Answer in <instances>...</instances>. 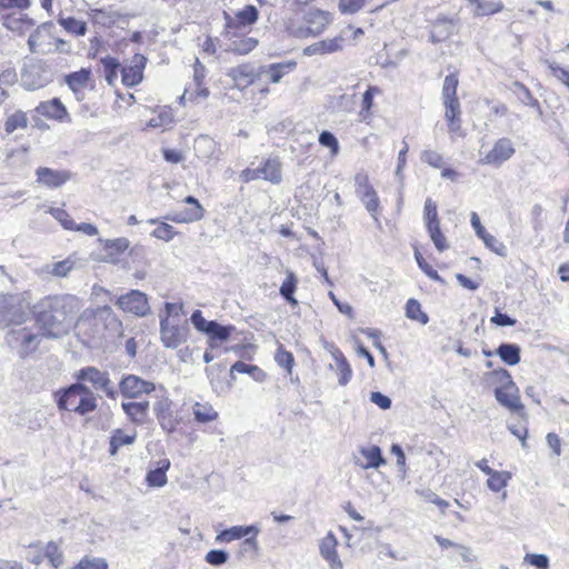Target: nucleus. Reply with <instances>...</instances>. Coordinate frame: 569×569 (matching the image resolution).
Wrapping results in <instances>:
<instances>
[{"label":"nucleus","mask_w":569,"mask_h":569,"mask_svg":"<svg viewBox=\"0 0 569 569\" xmlns=\"http://www.w3.org/2000/svg\"><path fill=\"white\" fill-rule=\"evenodd\" d=\"M37 322L47 338H60L73 326L79 309V300L74 296L46 297L33 306Z\"/></svg>","instance_id":"1"},{"label":"nucleus","mask_w":569,"mask_h":569,"mask_svg":"<svg viewBox=\"0 0 569 569\" xmlns=\"http://www.w3.org/2000/svg\"><path fill=\"white\" fill-rule=\"evenodd\" d=\"M120 328L121 322L109 306L83 310L74 323L77 335L87 346L101 341L107 332L116 333Z\"/></svg>","instance_id":"2"},{"label":"nucleus","mask_w":569,"mask_h":569,"mask_svg":"<svg viewBox=\"0 0 569 569\" xmlns=\"http://www.w3.org/2000/svg\"><path fill=\"white\" fill-rule=\"evenodd\" d=\"M28 291L0 296V328L19 327L32 322L34 315Z\"/></svg>","instance_id":"3"},{"label":"nucleus","mask_w":569,"mask_h":569,"mask_svg":"<svg viewBox=\"0 0 569 569\" xmlns=\"http://www.w3.org/2000/svg\"><path fill=\"white\" fill-rule=\"evenodd\" d=\"M227 19V36L229 37L228 51L238 54L249 53V39L248 26H249V4L244 6L238 11L234 17L226 13Z\"/></svg>","instance_id":"4"},{"label":"nucleus","mask_w":569,"mask_h":569,"mask_svg":"<svg viewBox=\"0 0 569 569\" xmlns=\"http://www.w3.org/2000/svg\"><path fill=\"white\" fill-rule=\"evenodd\" d=\"M46 337L40 328L19 326L12 327L6 335L7 345L22 359L34 352L41 339Z\"/></svg>","instance_id":"5"},{"label":"nucleus","mask_w":569,"mask_h":569,"mask_svg":"<svg viewBox=\"0 0 569 569\" xmlns=\"http://www.w3.org/2000/svg\"><path fill=\"white\" fill-rule=\"evenodd\" d=\"M74 377L77 382L89 386L93 392H102L112 400H114L118 396V390L114 383L111 381L108 371H102L97 367L88 366L78 370Z\"/></svg>","instance_id":"6"},{"label":"nucleus","mask_w":569,"mask_h":569,"mask_svg":"<svg viewBox=\"0 0 569 569\" xmlns=\"http://www.w3.org/2000/svg\"><path fill=\"white\" fill-rule=\"evenodd\" d=\"M190 322L194 329L208 337L210 349H217L220 345L229 340L232 327L222 326L216 320H207L200 310H194L190 317Z\"/></svg>","instance_id":"7"},{"label":"nucleus","mask_w":569,"mask_h":569,"mask_svg":"<svg viewBox=\"0 0 569 569\" xmlns=\"http://www.w3.org/2000/svg\"><path fill=\"white\" fill-rule=\"evenodd\" d=\"M296 66L297 63L295 61L271 63L269 66L261 67L256 74L251 72V87H253L251 92L258 91L266 96L269 92V89L267 86H261L260 82L278 83L282 77L293 70Z\"/></svg>","instance_id":"8"},{"label":"nucleus","mask_w":569,"mask_h":569,"mask_svg":"<svg viewBox=\"0 0 569 569\" xmlns=\"http://www.w3.org/2000/svg\"><path fill=\"white\" fill-rule=\"evenodd\" d=\"M495 375L498 376L503 382L502 386L496 388L495 390V397L497 401L510 411H521L523 406L520 402L518 388L512 381L510 373L506 369H500L495 371Z\"/></svg>","instance_id":"9"},{"label":"nucleus","mask_w":569,"mask_h":569,"mask_svg":"<svg viewBox=\"0 0 569 569\" xmlns=\"http://www.w3.org/2000/svg\"><path fill=\"white\" fill-rule=\"evenodd\" d=\"M188 336L189 326L187 322L180 323L168 319V317H160V339L166 348H178L187 341Z\"/></svg>","instance_id":"10"},{"label":"nucleus","mask_w":569,"mask_h":569,"mask_svg":"<svg viewBox=\"0 0 569 569\" xmlns=\"http://www.w3.org/2000/svg\"><path fill=\"white\" fill-rule=\"evenodd\" d=\"M116 305L124 312H130L138 317H144L150 311L147 295L139 290H130L121 295L116 300Z\"/></svg>","instance_id":"11"},{"label":"nucleus","mask_w":569,"mask_h":569,"mask_svg":"<svg viewBox=\"0 0 569 569\" xmlns=\"http://www.w3.org/2000/svg\"><path fill=\"white\" fill-rule=\"evenodd\" d=\"M172 407L173 402L168 397H160L153 405L157 420L162 430L168 433L173 432L180 423V418L173 411Z\"/></svg>","instance_id":"12"},{"label":"nucleus","mask_w":569,"mask_h":569,"mask_svg":"<svg viewBox=\"0 0 569 569\" xmlns=\"http://www.w3.org/2000/svg\"><path fill=\"white\" fill-rule=\"evenodd\" d=\"M515 152L512 141L508 138H501L497 140L492 149L479 160V163L500 167L503 162L509 160Z\"/></svg>","instance_id":"13"},{"label":"nucleus","mask_w":569,"mask_h":569,"mask_svg":"<svg viewBox=\"0 0 569 569\" xmlns=\"http://www.w3.org/2000/svg\"><path fill=\"white\" fill-rule=\"evenodd\" d=\"M156 389L153 382L141 379L134 375L123 377L119 383V390L124 398L134 399L143 393H151Z\"/></svg>","instance_id":"14"},{"label":"nucleus","mask_w":569,"mask_h":569,"mask_svg":"<svg viewBox=\"0 0 569 569\" xmlns=\"http://www.w3.org/2000/svg\"><path fill=\"white\" fill-rule=\"evenodd\" d=\"M52 23L47 22L39 26L28 38L29 50L32 53L47 54L52 52Z\"/></svg>","instance_id":"15"},{"label":"nucleus","mask_w":569,"mask_h":569,"mask_svg":"<svg viewBox=\"0 0 569 569\" xmlns=\"http://www.w3.org/2000/svg\"><path fill=\"white\" fill-rule=\"evenodd\" d=\"M330 22L328 12L319 9H310L305 14V30H300V37L318 36L320 34Z\"/></svg>","instance_id":"16"},{"label":"nucleus","mask_w":569,"mask_h":569,"mask_svg":"<svg viewBox=\"0 0 569 569\" xmlns=\"http://www.w3.org/2000/svg\"><path fill=\"white\" fill-rule=\"evenodd\" d=\"M147 58L143 54L136 53L130 64L121 68L122 82L127 87H134L143 79V70L146 68Z\"/></svg>","instance_id":"17"},{"label":"nucleus","mask_w":569,"mask_h":569,"mask_svg":"<svg viewBox=\"0 0 569 569\" xmlns=\"http://www.w3.org/2000/svg\"><path fill=\"white\" fill-rule=\"evenodd\" d=\"M37 182L50 189H57L70 180L71 174L67 170H53L48 167H39L36 170Z\"/></svg>","instance_id":"18"},{"label":"nucleus","mask_w":569,"mask_h":569,"mask_svg":"<svg viewBox=\"0 0 569 569\" xmlns=\"http://www.w3.org/2000/svg\"><path fill=\"white\" fill-rule=\"evenodd\" d=\"M338 540L330 531L319 542L321 557L329 563L330 569H342L343 565L337 552Z\"/></svg>","instance_id":"19"},{"label":"nucleus","mask_w":569,"mask_h":569,"mask_svg":"<svg viewBox=\"0 0 569 569\" xmlns=\"http://www.w3.org/2000/svg\"><path fill=\"white\" fill-rule=\"evenodd\" d=\"M358 451L360 457H355L353 461L362 469H377L386 465V459L378 446L360 447Z\"/></svg>","instance_id":"20"},{"label":"nucleus","mask_w":569,"mask_h":569,"mask_svg":"<svg viewBox=\"0 0 569 569\" xmlns=\"http://www.w3.org/2000/svg\"><path fill=\"white\" fill-rule=\"evenodd\" d=\"M36 111L48 119H53L59 122L71 121L67 108L59 98H53L49 101L40 102L36 108Z\"/></svg>","instance_id":"21"},{"label":"nucleus","mask_w":569,"mask_h":569,"mask_svg":"<svg viewBox=\"0 0 569 569\" xmlns=\"http://www.w3.org/2000/svg\"><path fill=\"white\" fill-rule=\"evenodd\" d=\"M83 383L74 382L69 387L57 392V406L60 410L74 412L77 402L79 401L80 391H83Z\"/></svg>","instance_id":"22"},{"label":"nucleus","mask_w":569,"mask_h":569,"mask_svg":"<svg viewBox=\"0 0 569 569\" xmlns=\"http://www.w3.org/2000/svg\"><path fill=\"white\" fill-rule=\"evenodd\" d=\"M458 84L459 80L456 73L448 74L443 80L441 98L445 109L449 110L450 112L457 109H461L460 102L457 98Z\"/></svg>","instance_id":"23"},{"label":"nucleus","mask_w":569,"mask_h":569,"mask_svg":"<svg viewBox=\"0 0 569 569\" xmlns=\"http://www.w3.org/2000/svg\"><path fill=\"white\" fill-rule=\"evenodd\" d=\"M90 69L82 68L79 71L71 72L66 76L64 80L70 90L74 93L78 101L84 99V89L90 80Z\"/></svg>","instance_id":"24"},{"label":"nucleus","mask_w":569,"mask_h":569,"mask_svg":"<svg viewBox=\"0 0 569 569\" xmlns=\"http://www.w3.org/2000/svg\"><path fill=\"white\" fill-rule=\"evenodd\" d=\"M264 179L273 183L281 180L280 162L277 159H268L261 167L251 170V179Z\"/></svg>","instance_id":"25"},{"label":"nucleus","mask_w":569,"mask_h":569,"mask_svg":"<svg viewBox=\"0 0 569 569\" xmlns=\"http://www.w3.org/2000/svg\"><path fill=\"white\" fill-rule=\"evenodd\" d=\"M83 391H80L79 401L74 408V413L86 416L98 408V395L83 383Z\"/></svg>","instance_id":"26"},{"label":"nucleus","mask_w":569,"mask_h":569,"mask_svg":"<svg viewBox=\"0 0 569 569\" xmlns=\"http://www.w3.org/2000/svg\"><path fill=\"white\" fill-rule=\"evenodd\" d=\"M123 411L128 416V418L137 425H142L149 411V402H122L121 405Z\"/></svg>","instance_id":"27"},{"label":"nucleus","mask_w":569,"mask_h":569,"mask_svg":"<svg viewBox=\"0 0 569 569\" xmlns=\"http://www.w3.org/2000/svg\"><path fill=\"white\" fill-rule=\"evenodd\" d=\"M170 468V461L168 459H161L158 461L156 469L149 470L146 477V481L150 487H163L167 483V471Z\"/></svg>","instance_id":"28"},{"label":"nucleus","mask_w":569,"mask_h":569,"mask_svg":"<svg viewBox=\"0 0 569 569\" xmlns=\"http://www.w3.org/2000/svg\"><path fill=\"white\" fill-rule=\"evenodd\" d=\"M332 357L336 361V370L339 376L338 382L340 386H346L347 383H349L353 376L352 369L347 358L339 349H335L332 351Z\"/></svg>","instance_id":"29"},{"label":"nucleus","mask_w":569,"mask_h":569,"mask_svg":"<svg viewBox=\"0 0 569 569\" xmlns=\"http://www.w3.org/2000/svg\"><path fill=\"white\" fill-rule=\"evenodd\" d=\"M341 48L340 39H327L308 46L303 52L306 56L326 54L338 51Z\"/></svg>","instance_id":"30"},{"label":"nucleus","mask_w":569,"mask_h":569,"mask_svg":"<svg viewBox=\"0 0 569 569\" xmlns=\"http://www.w3.org/2000/svg\"><path fill=\"white\" fill-rule=\"evenodd\" d=\"M136 437H137L136 432L128 435V433L123 432V430H121V429L113 430V432L111 433V437H110V448H109L110 455L116 456L118 450L122 446L132 445L136 440Z\"/></svg>","instance_id":"31"},{"label":"nucleus","mask_w":569,"mask_h":569,"mask_svg":"<svg viewBox=\"0 0 569 569\" xmlns=\"http://www.w3.org/2000/svg\"><path fill=\"white\" fill-rule=\"evenodd\" d=\"M496 355L509 366H515L520 362V348L515 343H501L497 348Z\"/></svg>","instance_id":"32"},{"label":"nucleus","mask_w":569,"mask_h":569,"mask_svg":"<svg viewBox=\"0 0 569 569\" xmlns=\"http://www.w3.org/2000/svg\"><path fill=\"white\" fill-rule=\"evenodd\" d=\"M247 535H249V526H234L220 531L216 537V542L229 543L234 540H240Z\"/></svg>","instance_id":"33"},{"label":"nucleus","mask_w":569,"mask_h":569,"mask_svg":"<svg viewBox=\"0 0 569 569\" xmlns=\"http://www.w3.org/2000/svg\"><path fill=\"white\" fill-rule=\"evenodd\" d=\"M286 274H287V277H286L284 281L282 282L280 290H279L280 295L291 306H297L298 301L293 297V293L297 289V283H298L297 277L290 270H287Z\"/></svg>","instance_id":"34"},{"label":"nucleus","mask_w":569,"mask_h":569,"mask_svg":"<svg viewBox=\"0 0 569 569\" xmlns=\"http://www.w3.org/2000/svg\"><path fill=\"white\" fill-rule=\"evenodd\" d=\"M193 416L196 421L206 423L216 420L218 418V412L208 402H196L193 406Z\"/></svg>","instance_id":"35"},{"label":"nucleus","mask_w":569,"mask_h":569,"mask_svg":"<svg viewBox=\"0 0 569 569\" xmlns=\"http://www.w3.org/2000/svg\"><path fill=\"white\" fill-rule=\"evenodd\" d=\"M511 477V472L509 471L495 470L491 475H489L487 487L493 492H499L508 486Z\"/></svg>","instance_id":"36"},{"label":"nucleus","mask_w":569,"mask_h":569,"mask_svg":"<svg viewBox=\"0 0 569 569\" xmlns=\"http://www.w3.org/2000/svg\"><path fill=\"white\" fill-rule=\"evenodd\" d=\"M58 21L67 32L74 36H84L87 32V23L74 17H60Z\"/></svg>","instance_id":"37"},{"label":"nucleus","mask_w":569,"mask_h":569,"mask_svg":"<svg viewBox=\"0 0 569 569\" xmlns=\"http://www.w3.org/2000/svg\"><path fill=\"white\" fill-rule=\"evenodd\" d=\"M101 64L103 66L104 79L106 81L112 86L118 77V70L120 69V62L117 58L106 56L100 59Z\"/></svg>","instance_id":"38"},{"label":"nucleus","mask_w":569,"mask_h":569,"mask_svg":"<svg viewBox=\"0 0 569 569\" xmlns=\"http://www.w3.org/2000/svg\"><path fill=\"white\" fill-rule=\"evenodd\" d=\"M28 126V118L24 112L17 111L9 116L4 121V131L7 134H11L17 129H24Z\"/></svg>","instance_id":"39"},{"label":"nucleus","mask_w":569,"mask_h":569,"mask_svg":"<svg viewBox=\"0 0 569 569\" xmlns=\"http://www.w3.org/2000/svg\"><path fill=\"white\" fill-rule=\"evenodd\" d=\"M361 202L363 203L365 208L369 212V214L378 221V214L380 212V201L378 198V194L376 190H372L368 193H363L359 196Z\"/></svg>","instance_id":"40"},{"label":"nucleus","mask_w":569,"mask_h":569,"mask_svg":"<svg viewBox=\"0 0 569 569\" xmlns=\"http://www.w3.org/2000/svg\"><path fill=\"white\" fill-rule=\"evenodd\" d=\"M229 76L232 78L234 86L240 90L249 87V67L247 64L231 69Z\"/></svg>","instance_id":"41"},{"label":"nucleus","mask_w":569,"mask_h":569,"mask_svg":"<svg viewBox=\"0 0 569 569\" xmlns=\"http://www.w3.org/2000/svg\"><path fill=\"white\" fill-rule=\"evenodd\" d=\"M406 316L411 319L416 320L422 325L428 323L429 318L428 316L421 310L420 303L415 299H409L406 303Z\"/></svg>","instance_id":"42"},{"label":"nucleus","mask_w":569,"mask_h":569,"mask_svg":"<svg viewBox=\"0 0 569 569\" xmlns=\"http://www.w3.org/2000/svg\"><path fill=\"white\" fill-rule=\"evenodd\" d=\"M44 557L53 568H59L63 563V555L57 542L50 541L44 549Z\"/></svg>","instance_id":"43"},{"label":"nucleus","mask_w":569,"mask_h":569,"mask_svg":"<svg viewBox=\"0 0 569 569\" xmlns=\"http://www.w3.org/2000/svg\"><path fill=\"white\" fill-rule=\"evenodd\" d=\"M274 360L279 367L283 368L287 371L288 375L292 373V368L295 365L293 355L284 350L282 346H279L274 355Z\"/></svg>","instance_id":"44"},{"label":"nucleus","mask_w":569,"mask_h":569,"mask_svg":"<svg viewBox=\"0 0 569 569\" xmlns=\"http://www.w3.org/2000/svg\"><path fill=\"white\" fill-rule=\"evenodd\" d=\"M461 109L453 110L450 112L449 110L445 111V118L448 121V128L449 132L455 133L459 137L463 136L462 129H461Z\"/></svg>","instance_id":"45"},{"label":"nucleus","mask_w":569,"mask_h":569,"mask_svg":"<svg viewBox=\"0 0 569 569\" xmlns=\"http://www.w3.org/2000/svg\"><path fill=\"white\" fill-rule=\"evenodd\" d=\"M108 562L100 557L84 556L74 567V569H108Z\"/></svg>","instance_id":"46"},{"label":"nucleus","mask_w":569,"mask_h":569,"mask_svg":"<svg viewBox=\"0 0 569 569\" xmlns=\"http://www.w3.org/2000/svg\"><path fill=\"white\" fill-rule=\"evenodd\" d=\"M515 87L518 90V99L522 104L536 108L540 111V104L538 100L531 94L527 87L521 83H516Z\"/></svg>","instance_id":"47"},{"label":"nucleus","mask_w":569,"mask_h":569,"mask_svg":"<svg viewBox=\"0 0 569 569\" xmlns=\"http://www.w3.org/2000/svg\"><path fill=\"white\" fill-rule=\"evenodd\" d=\"M420 159L422 162L436 169H440L445 164L443 157L438 151L431 149L423 150L420 154Z\"/></svg>","instance_id":"48"},{"label":"nucleus","mask_w":569,"mask_h":569,"mask_svg":"<svg viewBox=\"0 0 569 569\" xmlns=\"http://www.w3.org/2000/svg\"><path fill=\"white\" fill-rule=\"evenodd\" d=\"M429 236L435 243V247L439 252H443L448 249V243L445 234L440 230V224L428 227L427 228Z\"/></svg>","instance_id":"49"},{"label":"nucleus","mask_w":569,"mask_h":569,"mask_svg":"<svg viewBox=\"0 0 569 569\" xmlns=\"http://www.w3.org/2000/svg\"><path fill=\"white\" fill-rule=\"evenodd\" d=\"M502 8H503V4L501 1L481 0L479 2V7H477L475 10V14H477V16L493 14L496 12L501 11Z\"/></svg>","instance_id":"50"},{"label":"nucleus","mask_w":569,"mask_h":569,"mask_svg":"<svg viewBox=\"0 0 569 569\" xmlns=\"http://www.w3.org/2000/svg\"><path fill=\"white\" fill-rule=\"evenodd\" d=\"M423 211H425V222H426L427 228L440 224L439 219H438L437 206L430 198H428L426 200Z\"/></svg>","instance_id":"51"},{"label":"nucleus","mask_w":569,"mask_h":569,"mask_svg":"<svg viewBox=\"0 0 569 569\" xmlns=\"http://www.w3.org/2000/svg\"><path fill=\"white\" fill-rule=\"evenodd\" d=\"M49 212L62 224L67 230H73L76 228L74 220L70 214L61 208H50Z\"/></svg>","instance_id":"52"},{"label":"nucleus","mask_w":569,"mask_h":569,"mask_svg":"<svg viewBox=\"0 0 569 569\" xmlns=\"http://www.w3.org/2000/svg\"><path fill=\"white\" fill-rule=\"evenodd\" d=\"M206 561L214 567L224 565L229 559V553L222 549H212L207 552Z\"/></svg>","instance_id":"53"},{"label":"nucleus","mask_w":569,"mask_h":569,"mask_svg":"<svg viewBox=\"0 0 569 569\" xmlns=\"http://www.w3.org/2000/svg\"><path fill=\"white\" fill-rule=\"evenodd\" d=\"M319 143L322 147L329 148L332 156L339 153V142L330 131L325 130L319 134Z\"/></svg>","instance_id":"54"},{"label":"nucleus","mask_w":569,"mask_h":569,"mask_svg":"<svg viewBox=\"0 0 569 569\" xmlns=\"http://www.w3.org/2000/svg\"><path fill=\"white\" fill-rule=\"evenodd\" d=\"M202 218V213H200L199 208L197 209H188L183 212L177 213L172 217H168V219H171L174 222L181 223V222H192L200 220Z\"/></svg>","instance_id":"55"},{"label":"nucleus","mask_w":569,"mask_h":569,"mask_svg":"<svg viewBox=\"0 0 569 569\" xmlns=\"http://www.w3.org/2000/svg\"><path fill=\"white\" fill-rule=\"evenodd\" d=\"M485 242L486 247L496 252L497 254L505 257L507 254L506 246L500 242L496 237L490 233H487L483 238H481Z\"/></svg>","instance_id":"56"},{"label":"nucleus","mask_w":569,"mask_h":569,"mask_svg":"<svg viewBox=\"0 0 569 569\" xmlns=\"http://www.w3.org/2000/svg\"><path fill=\"white\" fill-rule=\"evenodd\" d=\"M355 184L356 193L358 197L375 190L373 187L369 183L368 174L363 172H359L355 176Z\"/></svg>","instance_id":"57"},{"label":"nucleus","mask_w":569,"mask_h":569,"mask_svg":"<svg viewBox=\"0 0 569 569\" xmlns=\"http://www.w3.org/2000/svg\"><path fill=\"white\" fill-rule=\"evenodd\" d=\"M415 258L419 268L431 279L440 281L441 278L438 272L425 260L418 249L415 250Z\"/></svg>","instance_id":"58"},{"label":"nucleus","mask_w":569,"mask_h":569,"mask_svg":"<svg viewBox=\"0 0 569 569\" xmlns=\"http://www.w3.org/2000/svg\"><path fill=\"white\" fill-rule=\"evenodd\" d=\"M176 233L174 228L168 223H161L152 231L153 237L164 241L172 240Z\"/></svg>","instance_id":"59"},{"label":"nucleus","mask_w":569,"mask_h":569,"mask_svg":"<svg viewBox=\"0 0 569 569\" xmlns=\"http://www.w3.org/2000/svg\"><path fill=\"white\" fill-rule=\"evenodd\" d=\"M525 561L538 569L549 568V558L542 553H528L525 556Z\"/></svg>","instance_id":"60"},{"label":"nucleus","mask_w":569,"mask_h":569,"mask_svg":"<svg viewBox=\"0 0 569 569\" xmlns=\"http://www.w3.org/2000/svg\"><path fill=\"white\" fill-rule=\"evenodd\" d=\"M74 262L71 259H66L53 263L51 273L57 277H66L72 270Z\"/></svg>","instance_id":"61"},{"label":"nucleus","mask_w":569,"mask_h":569,"mask_svg":"<svg viewBox=\"0 0 569 569\" xmlns=\"http://www.w3.org/2000/svg\"><path fill=\"white\" fill-rule=\"evenodd\" d=\"M549 69L551 70L552 76L562 82L569 90V70L561 68L556 62L549 63Z\"/></svg>","instance_id":"62"},{"label":"nucleus","mask_w":569,"mask_h":569,"mask_svg":"<svg viewBox=\"0 0 569 569\" xmlns=\"http://www.w3.org/2000/svg\"><path fill=\"white\" fill-rule=\"evenodd\" d=\"M365 0H340L339 8L343 13H355L362 8Z\"/></svg>","instance_id":"63"},{"label":"nucleus","mask_w":569,"mask_h":569,"mask_svg":"<svg viewBox=\"0 0 569 569\" xmlns=\"http://www.w3.org/2000/svg\"><path fill=\"white\" fill-rule=\"evenodd\" d=\"M17 81V72L13 69H6L0 73V90L14 84Z\"/></svg>","instance_id":"64"}]
</instances>
